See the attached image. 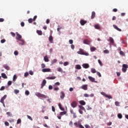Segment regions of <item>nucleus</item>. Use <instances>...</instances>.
Wrapping results in <instances>:
<instances>
[{
    "instance_id": "obj_1",
    "label": "nucleus",
    "mask_w": 128,
    "mask_h": 128,
    "mask_svg": "<svg viewBox=\"0 0 128 128\" xmlns=\"http://www.w3.org/2000/svg\"><path fill=\"white\" fill-rule=\"evenodd\" d=\"M77 53L78 54H82V56H88L89 55L88 53V52H84V50L80 48L79 50V51H78L77 52Z\"/></svg>"
},
{
    "instance_id": "obj_2",
    "label": "nucleus",
    "mask_w": 128,
    "mask_h": 128,
    "mask_svg": "<svg viewBox=\"0 0 128 128\" xmlns=\"http://www.w3.org/2000/svg\"><path fill=\"white\" fill-rule=\"evenodd\" d=\"M36 96H38V98H46V96L40 94V92H36L35 94Z\"/></svg>"
},
{
    "instance_id": "obj_3",
    "label": "nucleus",
    "mask_w": 128,
    "mask_h": 128,
    "mask_svg": "<svg viewBox=\"0 0 128 128\" xmlns=\"http://www.w3.org/2000/svg\"><path fill=\"white\" fill-rule=\"evenodd\" d=\"M122 72H126V70H128V65L126 64H123L122 66Z\"/></svg>"
},
{
    "instance_id": "obj_4",
    "label": "nucleus",
    "mask_w": 128,
    "mask_h": 128,
    "mask_svg": "<svg viewBox=\"0 0 128 128\" xmlns=\"http://www.w3.org/2000/svg\"><path fill=\"white\" fill-rule=\"evenodd\" d=\"M6 94H5L0 100V102L4 106H6L4 105V100L6 98Z\"/></svg>"
},
{
    "instance_id": "obj_5",
    "label": "nucleus",
    "mask_w": 128,
    "mask_h": 128,
    "mask_svg": "<svg viewBox=\"0 0 128 128\" xmlns=\"http://www.w3.org/2000/svg\"><path fill=\"white\" fill-rule=\"evenodd\" d=\"M42 71V72H52V70L50 68H43Z\"/></svg>"
},
{
    "instance_id": "obj_6",
    "label": "nucleus",
    "mask_w": 128,
    "mask_h": 128,
    "mask_svg": "<svg viewBox=\"0 0 128 128\" xmlns=\"http://www.w3.org/2000/svg\"><path fill=\"white\" fill-rule=\"evenodd\" d=\"M109 40L110 42V46H112H112H114V38H112L110 37Z\"/></svg>"
},
{
    "instance_id": "obj_7",
    "label": "nucleus",
    "mask_w": 128,
    "mask_h": 128,
    "mask_svg": "<svg viewBox=\"0 0 128 128\" xmlns=\"http://www.w3.org/2000/svg\"><path fill=\"white\" fill-rule=\"evenodd\" d=\"M88 78L90 80V82H98L96 81V79L94 78H92V76H89L88 77Z\"/></svg>"
},
{
    "instance_id": "obj_8",
    "label": "nucleus",
    "mask_w": 128,
    "mask_h": 128,
    "mask_svg": "<svg viewBox=\"0 0 128 128\" xmlns=\"http://www.w3.org/2000/svg\"><path fill=\"white\" fill-rule=\"evenodd\" d=\"M76 106H78V104H76V101H73L71 103V106H72V108H76Z\"/></svg>"
},
{
    "instance_id": "obj_9",
    "label": "nucleus",
    "mask_w": 128,
    "mask_h": 128,
    "mask_svg": "<svg viewBox=\"0 0 128 128\" xmlns=\"http://www.w3.org/2000/svg\"><path fill=\"white\" fill-rule=\"evenodd\" d=\"M70 114H73L74 118H76V112H74L72 110H70Z\"/></svg>"
},
{
    "instance_id": "obj_10",
    "label": "nucleus",
    "mask_w": 128,
    "mask_h": 128,
    "mask_svg": "<svg viewBox=\"0 0 128 128\" xmlns=\"http://www.w3.org/2000/svg\"><path fill=\"white\" fill-rule=\"evenodd\" d=\"M16 34L17 36L16 37V40H20V39L22 38V36H20V34L18 32H16Z\"/></svg>"
},
{
    "instance_id": "obj_11",
    "label": "nucleus",
    "mask_w": 128,
    "mask_h": 128,
    "mask_svg": "<svg viewBox=\"0 0 128 128\" xmlns=\"http://www.w3.org/2000/svg\"><path fill=\"white\" fill-rule=\"evenodd\" d=\"M48 40L50 44H54V38L51 35L50 36Z\"/></svg>"
},
{
    "instance_id": "obj_12",
    "label": "nucleus",
    "mask_w": 128,
    "mask_h": 128,
    "mask_svg": "<svg viewBox=\"0 0 128 128\" xmlns=\"http://www.w3.org/2000/svg\"><path fill=\"white\" fill-rule=\"evenodd\" d=\"M113 28H114L115 30H116L118 32H122V29L118 28V26H116V24H113Z\"/></svg>"
},
{
    "instance_id": "obj_13",
    "label": "nucleus",
    "mask_w": 128,
    "mask_h": 128,
    "mask_svg": "<svg viewBox=\"0 0 128 128\" xmlns=\"http://www.w3.org/2000/svg\"><path fill=\"white\" fill-rule=\"evenodd\" d=\"M46 80H44L42 82V83L41 84V88H42L46 86Z\"/></svg>"
},
{
    "instance_id": "obj_14",
    "label": "nucleus",
    "mask_w": 128,
    "mask_h": 128,
    "mask_svg": "<svg viewBox=\"0 0 128 128\" xmlns=\"http://www.w3.org/2000/svg\"><path fill=\"white\" fill-rule=\"evenodd\" d=\"M81 88L84 90H88V84H84L82 86Z\"/></svg>"
},
{
    "instance_id": "obj_15",
    "label": "nucleus",
    "mask_w": 128,
    "mask_h": 128,
    "mask_svg": "<svg viewBox=\"0 0 128 128\" xmlns=\"http://www.w3.org/2000/svg\"><path fill=\"white\" fill-rule=\"evenodd\" d=\"M64 96H66L64 92H61V96H60L61 100H64Z\"/></svg>"
},
{
    "instance_id": "obj_16",
    "label": "nucleus",
    "mask_w": 128,
    "mask_h": 128,
    "mask_svg": "<svg viewBox=\"0 0 128 128\" xmlns=\"http://www.w3.org/2000/svg\"><path fill=\"white\" fill-rule=\"evenodd\" d=\"M80 24L81 26H84V24H86V21L84 20H82L80 21Z\"/></svg>"
},
{
    "instance_id": "obj_17",
    "label": "nucleus",
    "mask_w": 128,
    "mask_h": 128,
    "mask_svg": "<svg viewBox=\"0 0 128 128\" xmlns=\"http://www.w3.org/2000/svg\"><path fill=\"white\" fill-rule=\"evenodd\" d=\"M83 43L84 44H90V42L89 40H84Z\"/></svg>"
},
{
    "instance_id": "obj_18",
    "label": "nucleus",
    "mask_w": 128,
    "mask_h": 128,
    "mask_svg": "<svg viewBox=\"0 0 128 128\" xmlns=\"http://www.w3.org/2000/svg\"><path fill=\"white\" fill-rule=\"evenodd\" d=\"M82 67L84 68H90V65L88 64H82Z\"/></svg>"
},
{
    "instance_id": "obj_19",
    "label": "nucleus",
    "mask_w": 128,
    "mask_h": 128,
    "mask_svg": "<svg viewBox=\"0 0 128 128\" xmlns=\"http://www.w3.org/2000/svg\"><path fill=\"white\" fill-rule=\"evenodd\" d=\"M94 18H96V12L93 11L92 12L91 19L94 20Z\"/></svg>"
},
{
    "instance_id": "obj_20",
    "label": "nucleus",
    "mask_w": 128,
    "mask_h": 128,
    "mask_svg": "<svg viewBox=\"0 0 128 128\" xmlns=\"http://www.w3.org/2000/svg\"><path fill=\"white\" fill-rule=\"evenodd\" d=\"M78 108H80V110H84V112H86V108L83 106H78Z\"/></svg>"
},
{
    "instance_id": "obj_21",
    "label": "nucleus",
    "mask_w": 128,
    "mask_h": 128,
    "mask_svg": "<svg viewBox=\"0 0 128 128\" xmlns=\"http://www.w3.org/2000/svg\"><path fill=\"white\" fill-rule=\"evenodd\" d=\"M46 78V80H56V76H52L51 77L48 76Z\"/></svg>"
},
{
    "instance_id": "obj_22",
    "label": "nucleus",
    "mask_w": 128,
    "mask_h": 128,
    "mask_svg": "<svg viewBox=\"0 0 128 128\" xmlns=\"http://www.w3.org/2000/svg\"><path fill=\"white\" fill-rule=\"evenodd\" d=\"M3 67L6 70H10V66H8V64H5L3 65Z\"/></svg>"
},
{
    "instance_id": "obj_23",
    "label": "nucleus",
    "mask_w": 128,
    "mask_h": 128,
    "mask_svg": "<svg viewBox=\"0 0 128 128\" xmlns=\"http://www.w3.org/2000/svg\"><path fill=\"white\" fill-rule=\"evenodd\" d=\"M79 104H80L82 106H86V102H84V100H80L79 102Z\"/></svg>"
},
{
    "instance_id": "obj_24",
    "label": "nucleus",
    "mask_w": 128,
    "mask_h": 128,
    "mask_svg": "<svg viewBox=\"0 0 128 128\" xmlns=\"http://www.w3.org/2000/svg\"><path fill=\"white\" fill-rule=\"evenodd\" d=\"M44 60L46 62H50V60H48V58L46 56H44Z\"/></svg>"
},
{
    "instance_id": "obj_25",
    "label": "nucleus",
    "mask_w": 128,
    "mask_h": 128,
    "mask_svg": "<svg viewBox=\"0 0 128 128\" xmlns=\"http://www.w3.org/2000/svg\"><path fill=\"white\" fill-rule=\"evenodd\" d=\"M94 28L96 30H100V26L98 24H96V25H94Z\"/></svg>"
},
{
    "instance_id": "obj_26",
    "label": "nucleus",
    "mask_w": 128,
    "mask_h": 128,
    "mask_svg": "<svg viewBox=\"0 0 128 128\" xmlns=\"http://www.w3.org/2000/svg\"><path fill=\"white\" fill-rule=\"evenodd\" d=\"M75 68H76V70H81L82 66L80 64H77Z\"/></svg>"
},
{
    "instance_id": "obj_27",
    "label": "nucleus",
    "mask_w": 128,
    "mask_h": 128,
    "mask_svg": "<svg viewBox=\"0 0 128 128\" xmlns=\"http://www.w3.org/2000/svg\"><path fill=\"white\" fill-rule=\"evenodd\" d=\"M2 76L3 78H8V76H6V74L4 73H2Z\"/></svg>"
},
{
    "instance_id": "obj_28",
    "label": "nucleus",
    "mask_w": 128,
    "mask_h": 128,
    "mask_svg": "<svg viewBox=\"0 0 128 128\" xmlns=\"http://www.w3.org/2000/svg\"><path fill=\"white\" fill-rule=\"evenodd\" d=\"M58 106L60 110H64V108L62 107V104H60V103H59L58 104Z\"/></svg>"
},
{
    "instance_id": "obj_29",
    "label": "nucleus",
    "mask_w": 128,
    "mask_h": 128,
    "mask_svg": "<svg viewBox=\"0 0 128 128\" xmlns=\"http://www.w3.org/2000/svg\"><path fill=\"white\" fill-rule=\"evenodd\" d=\"M36 32L39 36H42V30H37Z\"/></svg>"
},
{
    "instance_id": "obj_30",
    "label": "nucleus",
    "mask_w": 128,
    "mask_h": 128,
    "mask_svg": "<svg viewBox=\"0 0 128 128\" xmlns=\"http://www.w3.org/2000/svg\"><path fill=\"white\" fill-rule=\"evenodd\" d=\"M74 126H75L76 128H80V124H78V122H74Z\"/></svg>"
},
{
    "instance_id": "obj_31",
    "label": "nucleus",
    "mask_w": 128,
    "mask_h": 128,
    "mask_svg": "<svg viewBox=\"0 0 128 128\" xmlns=\"http://www.w3.org/2000/svg\"><path fill=\"white\" fill-rule=\"evenodd\" d=\"M91 72H92V74H96V69L92 68H91Z\"/></svg>"
},
{
    "instance_id": "obj_32",
    "label": "nucleus",
    "mask_w": 128,
    "mask_h": 128,
    "mask_svg": "<svg viewBox=\"0 0 128 128\" xmlns=\"http://www.w3.org/2000/svg\"><path fill=\"white\" fill-rule=\"evenodd\" d=\"M118 118H120V119L122 118V114H118Z\"/></svg>"
},
{
    "instance_id": "obj_33",
    "label": "nucleus",
    "mask_w": 128,
    "mask_h": 128,
    "mask_svg": "<svg viewBox=\"0 0 128 128\" xmlns=\"http://www.w3.org/2000/svg\"><path fill=\"white\" fill-rule=\"evenodd\" d=\"M105 98H108L109 100H110V99L112 98V96H110V95H108V94H106V97H105Z\"/></svg>"
},
{
    "instance_id": "obj_34",
    "label": "nucleus",
    "mask_w": 128,
    "mask_h": 128,
    "mask_svg": "<svg viewBox=\"0 0 128 128\" xmlns=\"http://www.w3.org/2000/svg\"><path fill=\"white\" fill-rule=\"evenodd\" d=\"M60 82H56L54 84V88H56V86H60Z\"/></svg>"
},
{
    "instance_id": "obj_35",
    "label": "nucleus",
    "mask_w": 128,
    "mask_h": 128,
    "mask_svg": "<svg viewBox=\"0 0 128 128\" xmlns=\"http://www.w3.org/2000/svg\"><path fill=\"white\" fill-rule=\"evenodd\" d=\"M96 50V48H94V47H92L90 48V50L91 52H94L95 50Z\"/></svg>"
},
{
    "instance_id": "obj_36",
    "label": "nucleus",
    "mask_w": 128,
    "mask_h": 128,
    "mask_svg": "<svg viewBox=\"0 0 128 128\" xmlns=\"http://www.w3.org/2000/svg\"><path fill=\"white\" fill-rule=\"evenodd\" d=\"M98 62L100 66H104V64H102V61H100V60H98Z\"/></svg>"
},
{
    "instance_id": "obj_37",
    "label": "nucleus",
    "mask_w": 128,
    "mask_h": 128,
    "mask_svg": "<svg viewBox=\"0 0 128 128\" xmlns=\"http://www.w3.org/2000/svg\"><path fill=\"white\" fill-rule=\"evenodd\" d=\"M66 114V112H60V116H64Z\"/></svg>"
},
{
    "instance_id": "obj_38",
    "label": "nucleus",
    "mask_w": 128,
    "mask_h": 128,
    "mask_svg": "<svg viewBox=\"0 0 128 128\" xmlns=\"http://www.w3.org/2000/svg\"><path fill=\"white\" fill-rule=\"evenodd\" d=\"M21 123H22V120H20V118L18 119L16 122L17 124H21Z\"/></svg>"
},
{
    "instance_id": "obj_39",
    "label": "nucleus",
    "mask_w": 128,
    "mask_h": 128,
    "mask_svg": "<svg viewBox=\"0 0 128 128\" xmlns=\"http://www.w3.org/2000/svg\"><path fill=\"white\" fill-rule=\"evenodd\" d=\"M20 42H22V43H20V44H21V46H24V40H20Z\"/></svg>"
},
{
    "instance_id": "obj_40",
    "label": "nucleus",
    "mask_w": 128,
    "mask_h": 128,
    "mask_svg": "<svg viewBox=\"0 0 128 128\" xmlns=\"http://www.w3.org/2000/svg\"><path fill=\"white\" fill-rule=\"evenodd\" d=\"M14 92L16 94H18L20 92V90H14Z\"/></svg>"
},
{
    "instance_id": "obj_41",
    "label": "nucleus",
    "mask_w": 128,
    "mask_h": 128,
    "mask_svg": "<svg viewBox=\"0 0 128 128\" xmlns=\"http://www.w3.org/2000/svg\"><path fill=\"white\" fill-rule=\"evenodd\" d=\"M16 78H18L16 77V76L14 75L13 76V82H16Z\"/></svg>"
},
{
    "instance_id": "obj_42",
    "label": "nucleus",
    "mask_w": 128,
    "mask_h": 128,
    "mask_svg": "<svg viewBox=\"0 0 128 128\" xmlns=\"http://www.w3.org/2000/svg\"><path fill=\"white\" fill-rule=\"evenodd\" d=\"M32 20H34L32 18H30L28 20L29 24H32Z\"/></svg>"
},
{
    "instance_id": "obj_43",
    "label": "nucleus",
    "mask_w": 128,
    "mask_h": 128,
    "mask_svg": "<svg viewBox=\"0 0 128 128\" xmlns=\"http://www.w3.org/2000/svg\"><path fill=\"white\" fill-rule=\"evenodd\" d=\"M96 74L99 76V78H102V74H100V72H97Z\"/></svg>"
},
{
    "instance_id": "obj_44",
    "label": "nucleus",
    "mask_w": 128,
    "mask_h": 128,
    "mask_svg": "<svg viewBox=\"0 0 128 128\" xmlns=\"http://www.w3.org/2000/svg\"><path fill=\"white\" fill-rule=\"evenodd\" d=\"M6 114H8V116H12L10 112H7Z\"/></svg>"
},
{
    "instance_id": "obj_45",
    "label": "nucleus",
    "mask_w": 128,
    "mask_h": 128,
    "mask_svg": "<svg viewBox=\"0 0 128 128\" xmlns=\"http://www.w3.org/2000/svg\"><path fill=\"white\" fill-rule=\"evenodd\" d=\"M58 71L60 72H62V68L60 67L58 68Z\"/></svg>"
},
{
    "instance_id": "obj_46",
    "label": "nucleus",
    "mask_w": 128,
    "mask_h": 128,
    "mask_svg": "<svg viewBox=\"0 0 128 128\" xmlns=\"http://www.w3.org/2000/svg\"><path fill=\"white\" fill-rule=\"evenodd\" d=\"M115 105L116 106H120V102H116Z\"/></svg>"
},
{
    "instance_id": "obj_47",
    "label": "nucleus",
    "mask_w": 128,
    "mask_h": 128,
    "mask_svg": "<svg viewBox=\"0 0 128 128\" xmlns=\"http://www.w3.org/2000/svg\"><path fill=\"white\" fill-rule=\"evenodd\" d=\"M104 54H110V51L108 50H104Z\"/></svg>"
},
{
    "instance_id": "obj_48",
    "label": "nucleus",
    "mask_w": 128,
    "mask_h": 128,
    "mask_svg": "<svg viewBox=\"0 0 128 128\" xmlns=\"http://www.w3.org/2000/svg\"><path fill=\"white\" fill-rule=\"evenodd\" d=\"M64 66H68V62H66L64 63Z\"/></svg>"
},
{
    "instance_id": "obj_49",
    "label": "nucleus",
    "mask_w": 128,
    "mask_h": 128,
    "mask_svg": "<svg viewBox=\"0 0 128 128\" xmlns=\"http://www.w3.org/2000/svg\"><path fill=\"white\" fill-rule=\"evenodd\" d=\"M120 54L121 56H124V52L122 50L120 51Z\"/></svg>"
},
{
    "instance_id": "obj_50",
    "label": "nucleus",
    "mask_w": 128,
    "mask_h": 128,
    "mask_svg": "<svg viewBox=\"0 0 128 128\" xmlns=\"http://www.w3.org/2000/svg\"><path fill=\"white\" fill-rule=\"evenodd\" d=\"M86 108L88 110H92V108L90 106H86Z\"/></svg>"
},
{
    "instance_id": "obj_51",
    "label": "nucleus",
    "mask_w": 128,
    "mask_h": 128,
    "mask_svg": "<svg viewBox=\"0 0 128 128\" xmlns=\"http://www.w3.org/2000/svg\"><path fill=\"white\" fill-rule=\"evenodd\" d=\"M41 67L42 68H46V64H41Z\"/></svg>"
},
{
    "instance_id": "obj_52",
    "label": "nucleus",
    "mask_w": 128,
    "mask_h": 128,
    "mask_svg": "<svg viewBox=\"0 0 128 128\" xmlns=\"http://www.w3.org/2000/svg\"><path fill=\"white\" fill-rule=\"evenodd\" d=\"M56 62H58V60L56 59H54L52 60V64H56Z\"/></svg>"
},
{
    "instance_id": "obj_53",
    "label": "nucleus",
    "mask_w": 128,
    "mask_h": 128,
    "mask_svg": "<svg viewBox=\"0 0 128 128\" xmlns=\"http://www.w3.org/2000/svg\"><path fill=\"white\" fill-rule=\"evenodd\" d=\"M84 96L85 98H90V95L88 94H84Z\"/></svg>"
},
{
    "instance_id": "obj_54",
    "label": "nucleus",
    "mask_w": 128,
    "mask_h": 128,
    "mask_svg": "<svg viewBox=\"0 0 128 128\" xmlns=\"http://www.w3.org/2000/svg\"><path fill=\"white\" fill-rule=\"evenodd\" d=\"M1 44H4L6 42V39H2L0 40Z\"/></svg>"
},
{
    "instance_id": "obj_55",
    "label": "nucleus",
    "mask_w": 128,
    "mask_h": 128,
    "mask_svg": "<svg viewBox=\"0 0 128 128\" xmlns=\"http://www.w3.org/2000/svg\"><path fill=\"white\" fill-rule=\"evenodd\" d=\"M12 81H8V86H12Z\"/></svg>"
},
{
    "instance_id": "obj_56",
    "label": "nucleus",
    "mask_w": 128,
    "mask_h": 128,
    "mask_svg": "<svg viewBox=\"0 0 128 128\" xmlns=\"http://www.w3.org/2000/svg\"><path fill=\"white\" fill-rule=\"evenodd\" d=\"M4 124H5V126H10V123H8V122H4Z\"/></svg>"
},
{
    "instance_id": "obj_57",
    "label": "nucleus",
    "mask_w": 128,
    "mask_h": 128,
    "mask_svg": "<svg viewBox=\"0 0 128 128\" xmlns=\"http://www.w3.org/2000/svg\"><path fill=\"white\" fill-rule=\"evenodd\" d=\"M27 118L30 120H32V116H28V115H27Z\"/></svg>"
},
{
    "instance_id": "obj_58",
    "label": "nucleus",
    "mask_w": 128,
    "mask_h": 128,
    "mask_svg": "<svg viewBox=\"0 0 128 128\" xmlns=\"http://www.w3.org/2000/svg\"><path fill=\"white\" fill-rule=\"evenodd\" d=\"M25 94H26V96H28V94H30V92H28V90H26L25 92Z\"/></svg>"
},
{
    "instance_id": "obj_59",
    "label": "nucleus",
    "mask_w": 128,
    "mask_h": 128,
    "mask_svg": "<svg viewBox=\"0 0 128 128\" xmlns=\"http://www.w3.org/2000/svg\"><path fill=\"white\" fill-rule=\"evenodd\" d=\"M14 56H18V52L17 50L14 51Z\"/></svg>"
},
{
    "instance_id": "obj_60",
    "label": "nucleus",
    "mask_w": 128,
    "mask_h": 128,
    "mask_svg": "<svg viewBox=\"0 0 128 128\" xmlns=\"http://www.w3.org/2000/svg\"><path fill=\"white\" fill-rule=\"evenodd\" d=\"M4 88H6V87H4V86H2L0 88V90H4Z\"/></svg>"
},
{
    "instance_id": "obj_61",
    "label": "nucleus",
    "mask_w": 128,
    "mask_h": 128,
    "mask_svg": "<svg viewBox=\"0 0 128 128\" xmlns=\"http://www.w3.org/2000/svg\"><path fill=\"white\" fill-rule=\"evenodd\" d=\"M52 110L54 112H56V108H54V106H52Z\"/></svg>"
},
{
    "instance_id": "obj_62",
    "label": "nucleus",
    "mask_w": 128,
    "mask_h": 128,
    "mask_svg": "<svg viewBox=\"0 0 128 128\" xmlns=\"http://www.w3.org/2000/svg\"><path fill=\"white\" fill-rule=\"evenodd\" d=\"M78 112H80V114H84V112H82V110L80 109L78 110Z\"/></svg>"
},
{
    "instance_id": "obj_63",
    "label": "nucleus",
    "mask_w": 128,
    "mask_h": 128,
    "mask_svg": "<svg viewBox=\"0 0 128 128\" xmlns=\"http://www.w3.org/2000/svg\"><path fill=\"white\" fill-rule=\"evenodd\" d=\"M48 90H52V86L50 85V86H48Z\"/></svg>"
},
{
    "instance_id": "obj_64",
    "label": "nucleus",
    "mask_w": 128,
    "mask_h": 128,
    "mask_svg": "<svg viewBox=\"0 0 128 128\" xmlns=\"http://www.w3.org/2000/svg\"><path fill=\"white\" fill-rule=\"evenodd\" d=\"M28 76V72H25L24 77L26 78Z\"/></svg>"
}]
</instances>
